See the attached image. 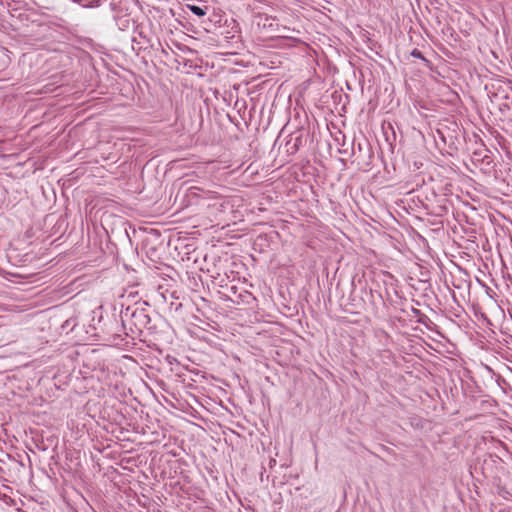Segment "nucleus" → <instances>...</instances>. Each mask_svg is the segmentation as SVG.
I'll use <instances>...</instances> for the list:
<instances>
[{
  "label": "nucleus",
  "instance_id": "3",
  "mask_svg": "<svg viewBox=\"0 0 512 512\" xmlns=\"http://www.w3.org/2000/svg\"><path fill=\"white\" fill-rule=\"evenodd\" d=\"M411 55L415 58H419V59H423L424 60V57H423V54L421 53V51H419L418 49H414L412 52H411Z\"/></svg>",
  "mask_w": 512,
  "mask_h": 512
},
{
  "label": "nucleus",
  "instance_id": "2",
  "mask_svg": "<svg viewBox=\"0 0 512 512\" xmlns=\"http://www.w3.org/2000/svg\"><path fill=\"white\" fill-rule=\"evenodd\" d=\"M188 9L198 17H203L206 15V8H202L197 5H187Z\"/></svg>",
  "mask_w": 512,
  "mask_h": 512
},
{
  "label": "nucleus",
  "instance_id": "1",
  "mask_svg": "<svg viewBox=\"0 0 512 512\" xmlns=\"http://www.w3.org/2000/svg\"><path fill=\"white\" fill-rule=\"evenodd\" d=\"M129 310L130 309L127 308L126 311L121 315L123 324H125L128 318H130V321L138 332H141L142 329L148 327L151 320L144 309H136L131 313H129Z\"/></svg>",
  "mask_w": 512,
  "mask_h": 512
}]
</instances>
